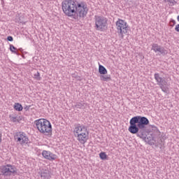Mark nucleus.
<instances>
[{
  "label": "nucleus",
  "instance_id": "nucleus-17",
  "mask_svg": "<svg viewBox=\"0 0 179 179\" xmlns=\"http://www.w3.org/2000/svg\"><path fill=\"white\" fill-rule=\"evenodd\" d=\"M159 140L157 143H159V145H161V146H163V145H164V141L167 139V137L166 136V135L162 136H159Z\"/></svg>",
  "mask_w": 179,
  "mask_h": 179
},
{
  "label": "nucleus",
  "instance_id": "nucleus-28",
  "mask_svg": "<svg viewBox=\"0 0 179 179\" xmlns=\"http://www.w3.org/2000/svg\"><path fill=\"white\" fill-rule=\"evenodd\" d=\"M7 41H13V37L8 36L7 37Z\"/></svg>",
  "mask_w": 179,
  "mask_h": 179
},
{
  "label": "nucleus",
  "instance_id": "nucleus-23",
  "mask_svg": "<svg viewBox=\"0 0 179 179\" xmlns=\"http://www.w3.org/2000/svg\"><path fill=\"white\" fill-rule=\"evenodd\" d=\"M151 127H152V128H154L155 131H156L157 135L160 136V131H159V129H157V127L155 125H152Z\"/></svg>",
  "mask_w": 179,
  "mask_h": 179
},
{
  "label": "nucleus",
  "instance_id": "nucleus-24",
  "mask_svg": "<svg viewBox=\"0 0 179 179\" xmlns=\"http://www.w3.org/2000/svg\"><path fill=\"white\" fill-rule=\"evenodd\" d=\"M170 26L171 27H174V26H176V20L171 19L170 20Z\"/></svg>",
  "mask_w": 179,
  "mask_h": 179
},
{
  "label": "nucleus",
  "instance_id": "nucleus-9",
  "mask_svg": "<svg viewBox=\"0 0 179 179\" xmlns=\"http://www.w3.org/2000/svg\"><path fill=\"white\" fill-rule=\"evenodd\" d=\"M42 156L46 160H50V162H54V160H57L58 159V156L50 151L43 150L42 152Z\"/></svg>",
  "mask_w": 179,
  "mask_h": 179
},
{
  "label": "nucleus",
  "instance_id": "nucleus-34",
  "mask_svg": "<svg viewBox=\"0 0 179 179\" xmlns=\"http://www.w3.org/2000/svg\"><path fill=\"white\" fill-rule=\"evenodd\" d=\"M80 134H84V131H81V132H80Z\"/></svg>",
  "mask_w": 179,
  "mask_h": 179
},
{
  "label": "nucleus",
  "instance_id": "nucleus-18",
  "mask_svg": "<svg viewBox=\"0 0 179 179\" xmlns=\"http://www.w3.org/2000/svg\"><path fill=\"white\" fill-rule=\"evenodd\" d=\"M14 110H15V111H22L23 106H22V104H20L19 103H15L14 104Z\"/></svg>",
  "mask_w": 179,
  "mask_h": 179
},
{
  "label": "nucleus",
  "instance_id": "nucleus-19",
  "mask_svg": "<svg viewBox=\"0 0 179 179\" xmlns=\"http://www.w3.org/2000/svg\"><path fill=\"white\" fill-rule=\"evenodd\" d=\"M75 108H79V109H82V108H85L86 107V103H83V102H78L76 103V104L74 106Z\"/></svg>",
  "mask_w": 179,
  "mask_h": 179
},
{
  "label": "nucleus",
  "instance_id": "nucleus-27",
  "mask_svg": "<svg viewBox=\"0 0 179 179\" xmlns=\"http://www.w3.org/2000/svg\"><path fill=\"white\" fill-rule=\"evenodd\" d=\"M30 107H31V106H25L24 107V110H25V111H29L30 110Z\"/></svg>",
  "mask_w": 179,
  "mask_h": 179
},
{
  "label": "nucleus",
  "instance_id": "nucleus-32",
  "mask_svg": "<svg viewBox=\"0 0 179 179\" xmlns=\"http://www.w3.org/2000/svg\"><path fill=\"white\" fill-rule=\"evenodd\" d=\"M2 142V134L0 133V143Z\"/></svg>",
  "mask_w": 179,
  "mask_h": 179
},
{
  "label": "nucleus",
  "instance_id": "nucleus-20",
  "mask_svg": "<svg viewBox=\"0 0 179 179\" xmlns=\"http://www.w3.org/2000/svg\"><path fill=\"white\" fill-rule=\"evenodd\" d=\"M99 157L101 160H107V157H108L107 156V154H106L105 152H101L99 153Z\"/></svg>",
  "mask_w": 179,
  "mask_h": 179
},
{
  "label": "nucleus",
  "instance_id": "nucleus-21",
  "mask_svg": "<svg viewBox=\"0 0 179 179\" xmlns=\"http://www.w3.org/2000/svg\"><path fill=\"white\" fill-rule=\"evenodd\" d=\"M84 133H77L78 135H83V136H89V131H87V129L84 130Z\"/></svg>",
  "mask_w": 179,
  "mask_h": 179
},
{
  "label": "nucleus",
  "instance_id": "nucleus-29",
  "mask_svg": "<svg viewBox=\"0 0 179 179\" xmlns=\"http://www.w3.org/2000/svg\"><path fill=\"white\" fill-rule=\"evenodd\" d=\"M175 30L176 31H178V33H179V24L176 26Z\"/></svg>",
  "mask_w": 179,
  "mask_h": 179
},
{
  "label": "nucleus",
  "instance_id": "nucleus-16",
  "mask_svg": "<svg viewBox=\"0 0 179 179\" xmlns=\"http://www.w3.org/2000/svg\"><path fill=\"white\" fill-rule=\"evenodd\" d=\"M100 79L101 80H103V82H110V80H111V76L102 74L100 76Z\"/></svg>",
  "mask_w": 179,
  "mask_h": 179
},
{
  "label": "nucleus",
  "instance_id": "nucleus-1",
  "mask_svg": "<svg viewBox=\"0 0 179 179\" xmlns=\"http://www.w3.org/2000/svg\"><path fill=\"white\" fill-rule=\"evenodd\" d=\"M129 124L128 131L130 134L136 135L138 138L143 139L144 142H146L150 146L155 145L157 146L155 136H153L150 130L148 129L147 127L150 124L148 117L141 115L134 116L130 120Z\"/></svg>",
  "mask_w": 179,
  "mask_h": 179
},
{
  "label": "nucleus",
  "instance_id": "nucleus-8",
  "mask_svg": "<svg viewBox=\"0 0 179 179\" xmlns=\"http://www.w3.org/2000/svg\"><path fill=\"white\" fill-rule=\"evenodd\" d=\"M15 139H17V142H19L21 145H29V143H31L29 137H27L26 133L23 131L17 132Z\"/></svg>",
  "mask_w": 179,
  "mask_h": 179
},
{
  "label": "nucleus",
  "instance_id": "nucleus-35",
  "mask_svg": "<svg viewBox=\"0 0 179 179\" xmlns=\"http://www.w3.org/2000/svg\"><path fill=\"white\" fill-rule=\"evenodd\" d=\"M164 2H167V0H164Z\"/></svg>",
  "mask_w": 179,
  "mask_h": 179
},
{
  "label": "nucleus",
  "instance_id": "nucleus-7",
  "mask_svg": "<svg viewBox=\"0 0 179 179\" xmlns=\"http://www.w3.org/2000/svg\"><path fill=\"white\" fill-rule=\"evenodd\" d=\"M117 29L121 36L122 38H124V34H127L129 29H128V25L124 20H119L116 22Z\"/></svg>",
  "mask_w": 179,
  "mask_h": 179
},
{
  "label": "nucleus",
  "instance_id": "nucleus-10",
  "mask_svg": "<svg viewBox=\"0 0 179 179\" xmlns=\"http://www.w3.org/2000/svg\"><path fill=\"white\" fill-rule=\"evenodd\" d=\"M151 50L155 51V52H160L162 55L167 54V50H165L164 48L159 45L157 43H153Z\"/></svg>",
  "mask_w": 179,
  "mask_h": 179
},
{
  "label": "nucleus",
  "instance_id": "nucleus-22",
  "mask_svg": "<svg viewBox=\"0 0 179 179\" xmlns=\"http://www.w3.org/2000/svg\"><path fill=\"white\" fill-rule=\"evenodd\" d=\"M34 78L36 80H41V77H40V73L37 72L36 73L34 74Z\"/></svg>",
  "mask_w": 179,
  "mask_h": 179
},
{
  "label": "nucleus",
  "instance_id": "nucleus-15",
  "mask_svg": "<svg viewBox=\"0 0 179 179\" xmlns=\"http://www.w3.org/2000/svg\"><path fill=\"white\" fill-rule=\"evenodd\" d=\"M9 50L10 51H11V52H13V54H15L16 55H20V53L17 52V48H16V47H15L13 45H10Z\"/></svg>",
  "mask_w": 179,
  "mask_h": 179
},
{
  "label": "nucleus",
  "instance_id": "nucleus-6",
  "mask_svg": "<svg viewBox=\"0 0 179 179\" xmlns=\"http://www.w3.org/2000/svg\"><path fill=\"white\" fill-rule=\"evenodd\" d=\"M154 78L162 92L166 94L169 93V87H167V81H166V79L160 77V74H159V73H155Z\"/></svg>",
  "mask_w": 179,
  "mask_h": 179
},
{
  "label": "nucleus",
  "instance_id": "nucleus-14",
  "mask_svg": "<svg viewBox=\"0 0 179 179\" xmlns=\"http://www.w3.org/2000/svg\"><path fill=\"white\" fill-rule=\"evenodd\" d=\"M99 72L100 75H107V69L104 66L99 64Z\"/></svg>",
  "mask_w": 179,
  "mask_h": 179
},
{
  "label": "nucleus",
  "instance_id": "nucleus-25",
  "mask_svg": "<svg viewBox=\"0 0 179 179\" xmlns=\"http://www.w3.org/2000/svg\"><path fill=\"white\" fill-rule=\"evenodd\" d=\"M167 2H169V3H173V5H176V3H177L176 0H167Z\"/></svg>",
  "mask_w": 179,
  "mask_h": 179
},
{
  "label": "nucleus",
  "instance_id": "nucleus-13",
  "mask_svg": "<svg viewBox=\"0 0 179 179\" xmlns=\"http://www.w3.org/2000/svg\"><path fill=\"white\" fill-rule=\"evenodd\" d=\"M86 129H87V128L85 125H80V124H78L77 127H75L74 132L80 134V132H83L84 131H86Z\"/></svg>",
  "mask_w": 179,
  "mask_h": 179
},
{
  "label": "nucleus",
  "instance_id": "nucleus-4",
  "mask_svg": "<svg viewBox=\"0 0 179 179\" xmlns=\"http://www.w3.org/2000/svg\"><path fill=\"white\" fill-rule=\"evenodd\" d=\"M95 29L99 31L107 30L108 19L104 16L95 15Z\"/></svg>",
  "mask_w": 179,
  "mask_h": 179
},
{
  "label": "nucleus",
  "instance_id": "nucleus-3",
  "mask_svg": "<svg viewBox=\"0 0 179 179\" xmlns=\"http://www.w3.org/2000/svg\"><path fill=\"white\" fill-rule=\"evenodd\" d=\"M34 124L41 134L46 136H51L52 135V125H51V122L48 120L38 119L34 121Z\"/></svg>",
  "mask_w": 179,
  "mask_h": 179
},
{
  "label": "nucleus",
  "instance_id": "nucleus-31",
  "mask_svg": "<svg viewBox=\"0 0 179 179\" xmlns=\"http://www.w3.org/2000/svg\"><path fill=\"white\" fill-rule=\"evenodd\" d=\"M17 51H20V52H22L23 48H20L17 49Z\"/></svg>",
  "mask_w": 179,
  "mask_h": 179
},
{
  "label": "nucleus",
  "instance_id": "nucleus-5",
  "mask_svg": "<svg viewBox=\"0 0 179 179\" xmlns=\"http://www.w3.org/2000/svg\"><path fill=\"white\" fill-rule=\"evenodd\" d=\"M16 174H17V169L13 165L6 164L0 166V176L10 177V176H16Z\"/></svg>",
  "mask_w": 179,
  "mask_h": 179
},
{
  "label": "nucleus",
  "instance_id": "nucleus-2",
  "mask_svg": "<svg viewBox=\"0 0 179 179\" xmlns=\"http://www.w3.org/2000/svg\"><path fill=\"white\" fill-rule=\"evenodd\" d=\"M62 9L66 16L72 17L74 20H79L87 16L89 8L85 1L78 0H64L62 2Z\"/></svg>",
  "mask_w": 179,
  "mask_h": 179
},
{
  "label": "nucleus",
  "instance_id": "nucleus-12",
  "mask_svg": "<svg viewBox=\"0 0 179 179\" xmlns=\"http://www.w3.org/2000/svg\"><path fill=\"white\" fill-rule=\"evenodd\" d=\"M78 141H79L80 143L82 145H85L87 142V139H89V136H83L82 134H77Z\"/></svg>",
  "mask_w": 179,
  "mask_h": 179
},
{
  "label": "nucleus",
  "instance_id": "nucleus-30",
  "mask_svg": "<svg viewBox=\"0 0 179 179\" xmlns=\"http://www.w3.org/2000/svg\"><path fill=\"white\" fill-rule=\"evenodd\" d=\"M20 23H26V21L22 20V17H20Z\"/></svg>",
  "mask_w": 179,
  "mask_h": 179
},
{
  "label": "nucleus",
  "instance_id": "nucleus-36",
  "mask_svg": "<svg viewBox=\"0 0 179 179\" xmlns=\"http://www.w3.org/2000/svg\"><path fill=\"white\" fill-rule=\"evenodd\" d=\"M22 58H24V56H22Z\"/></svg>",
  "mask_w": 179,
  "mask_h": 179
},
{
  "label": "nucleus",
  "instance_id": "nucleus-11",
  "mask_svg": "<svg viewBox=\"0 0 179 179\" xmlns=\"http://www.w3.org/2000/svg\"><path fill=\"white\" fill-rule=\"evenodd\" d=\"M40 176L43 179H50L51 178V172L48 169H43L40 172Z\"/></svg>",
  "mask_w": 179,
  "mask_h": 179
},
{
  "label": "nucleus",
  "instance_id": "nucleus-33",
  "mask_svg": "<svg viewBox=\"0 0 179 179\" xmlns=\"http://www.w3.org/2000/svg\"><path fill=\"white\" fill-rule=\"evenodd\" d=\"M178 22H179V15L177 17Z\"/></svg>",
  "mask_w": 179,
  "mask_h": 179
},
{
  "label": "nucleus",
  "instance_id": "nucleus-26",
  "mask_svg": "<svg viewBox=\"0 0 179 179\" xmlns=\"http://www.w3.org/2000/svg\"><path fill=\"white\" fill-rule=\"evenodd\" d=\"M10 120H11V121H12L13 122H17V121L19 122V120H17V119L16 118V117H10Z\"/></svg>",
  "mask_w": 179,
  "mask_h": 179
}]
</instances>
